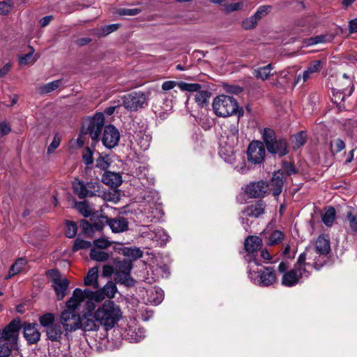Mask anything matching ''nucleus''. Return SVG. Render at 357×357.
I'll return each mask as SVG.
<instances>
[{"label": "nucleus", "instance_id": "f257e3e1", "mask_svg": "<svg viewBox=\"0 0 357 357\" xmlns=\"http://www.w3.org/2000/svg\"><path fill=\"white\" fill-rule=\"evenodd\" d=\"M21 328L20 319H14L3 329L0 337V357H9L17 344Z\"/></svg>", "mask_w": 357, "mask_h": 357}, {"label": "nucleus", "instance_id": "f03ea898", "mask_svg": "<svg viewBox=\"0 0 357 357\" xmlns=\"http://www.w3.org/2000/svg\"><path fill=\"white\" fill-rule=\"evenodd\" d=\"M121 317V311L119 307L112 301H105L95 310V317L107 331L114 327Z\"/></svg>", "mask_w": 357, "mask_h": 357}, {"label": "nucleus", "instance_id": "7ed1b4c3", "mask_svg": "<svg viewBox=\"0 0 357 357\" xmlns=\"http://www.w3.org/2000/svg\"><path fill=\"white\" fill-rule=\"evenodd\" d=\"M213 109L216 116L227 117L236 115L238 119L244 114V110L238 105L236 100L232 96L220 95L216 96L213 101Z\"/></svg>", "mask_w": 357, "mask_h": 357}, {"label": "nucleus", "instance_id": "20e7f679", "mask_svg": "<svg viewBox=\"0 0 357 357\" xmlns=\"http://www.w3.org/2000/svg\"><path fill=\"white\" fill-rule=\"evenodd\" d=\"M248 268L250 279L259 286L269 287L277 281L276 271L273 267L262 266L259 261H256L255 266L250 265Z\"/></svg>", "mask_w": 357, "mask_h": 357}, {"label": "nucleus", "instance_id": "39448f33", "mask_svg": "<svg viewBox=\"0 0 357 357\" xmlns=\"http://www.w3.org/2000/svg\"><path fill=\"white\" fill-rule=\"evenodd\" d=\"M262 139L268 153L283 157L289 153V146L286 139L277 137L275 131L271 128H264Z\"/></svg>", "mask_w": 357, "mask_h": 357}, {"label": "nucleus", "instance_id": "423d86ee", "mask_svg": "<svg viewBox=\"0 0 357 357\" xmlns=\"http://www.w3.org/2000/svg\"><path fill=\"white\" fill-rule=\"evenodd\" d=\"M101 185L98 181L91 180L85 182L75 178L72 181L73 193L80 199L99 196Z\"/></svg>", "mask_w": 357, "mask_h": 357}, {"label": "nucleus", "instance_id": "0eeeda50", "mask_svg": "<svg viewBox=\"0 0 357 357\" xmlns=\"http://www.w3.org/2000/svg\"><path fill=\"white\" fill-rule=\"evenodd\" d=\"M133 137L141 150L146 151L151 144L152 137L149 131L148 125L142 121H134L132 126Z\"/></svg>", "mask_w": 357, "mask_h": 357}, {"label": "nucleus", "instance_id": "6e6552de", "mask_svg": "<svg viewBox=\"0 0 357 357\" xmlns=\"http://www.w3.org/2000/svg\"><path fill=\"white\" fill-rule=\"evenodd\" d=\"M114 264L115 282L128 287L133 285L134 280L130 277V273L133 267L132 261L123 259L115 261Z\"/></svg>", "mask_w": 357, "mask_h": 357}, {"label": "nucleus", "instance_id": "1a4fd4ad", "mask_svg": "<svg viewBox=\"0 0 357 357\" xmlns=\"http://www.w3.org/2000/svg\"><path fill=\"white\" fill-rule=\"evenodd\" d=\"M123 106L130 111H137L148 105V97L144 92L132 91L122 97Z\"/></svg>", "mask_w": 357, "mask_h": 357}, {"label": "nucleus", "instance_id": "9d476101", "mask_svg": "<svg viewBox=\"0 0 357 357\" xmlns=\"http://www.w3.org/2000/svg\"><path fill=\"white\" fill-rule=\"evenodd\" d=\"M262 246L263 241L260 237L250 235L245 238L244 241V248L247 252L244 256L245 261L249 264L259 261L257 255Z\"/></svg>", "mask_w": 357, "mask_h": 357}, {"label": "nucleus", "instance_id": "9b49d317", "mask_svg": "<svg viewBox=\"0 0 357 357\" xmlns=\"http://www.w3.org/2000/svg\"><path fill=\"white\" fill-rule=\"evenodd\" d=\"M310 272L304 268H294L283 274L281 283L283 286L291 287L301 283L303 279L310 276Z\"/></svg>", "mask_w": 357, "mask_h": 357}, {"label": "nucleus", "instance_id": "f8f14e48", "mask_svg": "<svg viewBox=\"0 0 357 357\" xmlns=\"http://www.w3.org/2000/svg\"><path fill=\"white\" fill-rule=\"evenodd\" d=\"M60 320L67 333L75 331L80 328L81 317L77 312L64 310L61 313Z\"/></svg>", "mask_w": 357, "mask_h": 357}, {"label": "nucleus", "instance_id": "ddd939ff", "mask_svg": "<svg viewBox=\"0 0 357 357\" xmlns=\"http://www.w3.org/2000/svg\"><path fill=\"white\" fill-rule=\"evenodd\" d=\"M266 207V204L265 202L261 199L248 205L241 212V223L243 225H246L247 226H248V220L247 218L249 217L257 218L260 217L265 213Z\"/></svg>", "mask_w": 357, "mask_h": 357}, {"label": "nucleus", "instance_id": "4468645a", "mask_svg": "<svg viewBox=\"0 0 357 357\" xmlns=\"http://www.w3.org/2000/svg\"><path fill=\"white\" fill-rule=\"evenodd\" d=\"M238 121L237 120V123L236 124H232L230 126L229 128V136L231 138V144H229L228 147L224 149L223 147H220L219 150V155L222 158H223L226 162H232L234 160L233 156V147L235 143L238 142Z\"/></svg>", "mask_w": 357, "mask_h": 357}, {"label": "nucleus", "instance_id": "2eb2a0df", "mask_svg": "<svg viewBox=\"0 0 357 357\" xmlns=\"http://www.w3.org/2000/svg\"><path fill=\"white\" fill-rule=\"evenodd\" d=\"M101 139L107 149H112L119 144L120 133L114 126L109 124L104 128Z\"/></svg>", "mask_w": 357, "mask_h": 357}, {"label": "nucleus", "instance_id": "dca6fc26", "mask_svg": "<svg viewBox=\"0 0 357 357\" xmlns=\"http://www.w3.org/2000/svg\"><path fill=\"white\" fill-rule=\"evenodd\" d=\"M248 160L253 164L263 162L265 155L264 144L259 141L252 142L247 150Z\"/></svg>", "mask_w": 357, "mask_h": 357}, {"label": "nucleus", "instance_id": "f3484780", "mask_svg": "<svg viewBox=\"0 0 357 357\" xmlns=\"http://www.w3.org/2000/svg\"><path fill=\"white\" fill-rule=\"evenodd\" d=\"M105 117L101 113L96 114L95 116L90 120L87 132L89 134L93 141H98L100 139V134L104 127Z\"/></svg>", "mask_w": 357, "mask_h": 357}, {"label": "nucleus", "instance_id": "a211bd4d", "mask_svg": "<svg viewBox=\"0 0 357 357\" xmlns=\"http://www.w3.org/2000/svg\"><path fill=\"white\" fill-rule=\"evenodd\" d=\"M268 186L269 185L262 180L251 182L247 185L245 192L252 198L261 197L266 193Z\"/></svg>", "mask_w": 357, "mask_h": 357}, {"label": "nucleus", "instance_id": "6ab92c4d", "mask_svg": "<svg viewBox=\"0 0 357 357\" xmlns=\"http://www.w3.org/2000/svg\"><path fill=\"white\" fill-rule=\"evenodd\" d=\"M100 323L95 317V312L88 311L81 318L80 328L84 331H97L100 328Z\"/></svg>", "mask_w": 357, "mask_h": 357}, {"label": "nucleus", "instance_id": "aec40b11", "mask_svg": "<svg viewBox=\"0 0 357 357\" xmlns=\"http://www.w3.org/2000/svg\"><path fill=\"white\" fill-rule=\"evenodd\" d=\"M37 326L36 324L30 323L24 326V337L29 344H35L40 340V333Z\"/></svg>", "mask_w": 357, "mask_h": 357}, {"label": "nucleus", "instance_id": "412c9836", "mask_svg": "<svg viewBox=\"0 0 357 357\" xmlns=\"http://www.w3.org/2000/svg\"><path fill=\"white\" fill-rule=\"evenodd\" d=\"M112 232L121 233L128 229V221L122 216H118L114 218H108V224Z\"/></svg>", "mask_w": 357, "mask_h": 357}, {"label": "nucleus", "instance_id": "4be33fe9", "mask_svg": "<svg viewBox=\"0 0 357 357\" xmlns=\"http://www.w3.org/2000/svg\"><path fill=\"white\" fill-rule=\"evenodd\" d=\"M314 254L328 255L331 250L328 238L325 235H320L314 247Z\"/></svg>", "mask_w": 357, "mask_h": 357}, {"label": "nucleus", "instance_id": "5701e85b", "mask_svg": "<svg viewBox=\"0 0 357 357\" xmlns=\"http://www.w3.org/2000/svg\"><path fill=\"white\" fill-rule=\"evenodd\" d=\"M284 176L282 173H275L270 183V190L274 197L279 196L283 189Z\"/></svg>", "mask_w": 357, "mask_h": 357}, {"label": "nucleus", "instance_id": "b1692460", "mask_svg": "<svg viewBox=\"0 0 357 357\" xmlns=\"http://www.w3.org/2000/svg\"><path fill=\"white\" fill-rule=\"evenodd\" d=\"M82 301V290L79 288H76L73 291L72 296L66 303V310L76 312V310L79 307Z\"/></svg>", "mask_w": 357, "mask_h": 357}, {"label": "nucleus", "instance_id": "393cba45", "mask_svg": "<svg viewBox=\"0 0 357 357\" xmlns=\"http://www.w3.org/2000/svg\"><path fill=\"white\" fill-rule=\"evenodd\" d=\"M102 182L110 187L116 188L121 184L122 179L119 174L107 172L102 176Z\"/></svg>", "mask_w": 357, "mask_h": 357}, {"label": "nucleus", "instance_id": "a878e982", "mask_svg": "<svg viewBox=\"0 0 357 357\" xmlns=\"http://www.w3.org/2000/svg\"><path fill=\"white\" fill-rule=\"evenodd\" d=\"M47 338L53 342H59L62 337L63 329L61 324L55 323L46 330Z\"/></svg>", "mask_w": 357, "mask_h": 357}, {"label": "nucleus", "instance_id": "bb28decb", "mask_svg": "<svg viewBox=\"0 0 357 357\" xmlns=\"http://www.w3.org/2000/svg\"><path fill=\"white\" fill-rule=\"evenodd\" d=\"M90 222H91L95 230L101 231L108 224V217L96 211L90 218Z\"/></svg>", "mask_w": 357, "mask_h": 357}, {"label": "nucleus", "instance_id": "cd10ccee", "mask_svg": "<svg viewBox=\"0 0 357 357\" xmlns=\"http://www.w3.org/2000/svg\"><path fill=\"white\" fill-rule=\"evenodd\" d=\"M314 256V250L312 246L307 247L305 251L300 254L297 259L296 263L294 266L297 268H306V266H309L310 264L306 262V259H311Z\"/></svg>", "mask_w": 357, "mask_h": 357}, {"label": "nucleus", "instance_id": "c85d7f7f", "mask_svg": "<svg viewBox=\"0 0 357 357\" xmlns=\"http://www.w3.org/2000/svg\"><path fill=\"white\" fill-rule=\"evenodd\" d=\"M69 281L66 278H63L58 282L52 284L57 300H62L67 294Z\"/></svg>", "mask_w": 357, "mask_h": 357}, {"label": "nucleus", "instance_id": "c756f323", "mask_svg": "<svg viewBox=\"0 0 357 357\" xmlns=\"http://www.w3.org/2000/svg\"><path fill=\"white\" fill-rule=\"evenodd\" d=\"M321 61L314 60L311 61L307 66L306 70L303 72L302 75L303 82H305L307 80L312 77V75L320 70L321 68Z\"/></svg>", "mask_w": 357, "mask_h": 357}, {"label": "nucleus", "instance_id": "7c9ffc66", "mask_svg": "<svg viewBox=\"0 0 357 357\" xmlns=\"http://www.w3.org/2000/svg\"><path fill=\"white\" fill-rule=\"evenodd\" d=\"M273 65L271 63H269L265 66L254 69L252 73L257 79L266 80L269 77L273 75V73H271V70H273Z\"/></svg>", "mask_w": 357, "mask_h": 357}, {"label": "nucleus", "instance_id": "2f4dec72", "mask_svg": "<svg viewBox=\"0 0 357 357\" xmlns=\"http://www.w3.org/2000/svg\"><path fill=\"white\" fill-rule=\"evenodd\" d=\"M98 267H93L88 271L84 278V284L87 286L93 285L94 289H98Z\"/></svg>", "mask_w": 357, "mask_h": 357}, {"label": "nucleus", "instance_id": "473e14b6", "mask_svg": "<svg viewBox=\"0 0 357 357\" xmlns=\"http://www.w3.org/2000/svg\"><path fill=\"white\" fill-rule=\"evenodd\" d=\"M144 337V331L140 328L129 327L127 330L126 338L130 342H137L140 341Z\"/></svg>", "mask_w": 357, "mask_h": 357}, {"label": "nucleus", "instance_id": "72a5a7b5", "mask_svg": "<svg viewBox=\"0 0 357 357\" xmlns=\"http://www.w3.org/2000/svg\"><path fill=\"white\" fill-rule=\"evenodd\" d=\"M75 208L85 218H91L93 213L89 202L86 200L76 202L75 204Z\"/></svg>", "mask_w": 357, "mask_h": 357}, {"label": "nucleus", "instance_id": "f704fd0d", "mask_svg": "<svg viewBox=\"0 0 357 357\" xmlns=\"http://www.w3.org/2000/svg\"><path fill=\"white\" fill-rule=\"evenodd\" d=\"M122 254L132 260H136L142 257L143 252L139 248L136 247H124L121 250Z\"/></svg>", "mask_w": 357, "mask_h": 357}, {"label": "nucleus", "instance_id": "c9c22d12", "mask_svg": "<svg viewBox=\"0 0 357 357\" xmlns=\"http://www.w3.org/2000/svg\"><path fill=\"white\" fill-rule=\"evenodd\" d=\"M346 222L349 229L347 232L357 234V213L348 211L346 215Z\"/></svg>", "mask_w": 357, "mask_h": 357}, {"label": "nucleus", "instance_id": "e433bc0d", "mask_svg": "<svg viewBox=\"0 0 357 357\" xmlns=\"http://www.w3.org/2000/svg\"><path fill=\"white\" fill-rule=\"evenodd\" d=\"M284 238V234L282 231L280 230H274L268 236H266V243L273 246L277 244L280 243Z\"/></svg>", "mask_w": 357, "mask_h": 357}, {"label": "nucleus", "instance_id": "4c0bfd02", "mask_svg": "<svg viewBox=\"0 0 357 357\" xmlns=\"http://www.w3.org/2000/svg\"><path fill=\"white\" fill-rule=\"evenodd\" d=\"M348 89L342 87L338 89H333L332 101L336 104L340 105L344 101L346 97L349 96L347 94Z\"/></svg>", "mask_w": 357, "mask_h": 357}, {"label": "nucleus", "instance_id": "58836bf2", "mask_svg": "<svg viewBox=\"0 0 357 357\" xmlns=\"http://www.w3.org/2000/svg\"><path fill=\"white\" fill-rule=\"evenodd\" d=\"M90 257L94 261L103 262L106 261L109 259V255L107 252L96 248H93L90 251Z\"/></svg>", "mask_w": 357, "mask_h": 357}, {"label": "nucleus", "instance_id": "ea45409f", "mask_svg": "<svg viewBox=\"0 0 357 357\" xmlns=\"http://www.w3.org/2000/svg\"><path fill=\"white\" fill-rule=\"evenodd\" d=\"M211 93L206 90H199L195 97V102L202 107L206 105L211 97Z\"/></svg>", "mask_w": 357, "mask_h": 357}, {"label": "nucleus", "instance_id": "a19ab883", "mask_svg": "<svg viewBox=\"0 0 357 357\" xmlns=\"http://www.w3.org/2000/svg\"><path fill=\"white\" fill-rule=\"evenodd\" d=\"M30 52L27 54H25L24 55H21L19 56V63L20 65H27V64H32L38 58V56H36L33 55L34 53V49L29 46Z\"/></svg>", "mask_w": 357, "mask_h": 357}, {"label": "nucleus", "instance_id": "79ce46f5", "mask_svg": "<svg viewBox=\"0 0 357 357\" xmlns=\"http://www.w3.org/2000/svg\"><path fill=\"white\" fill-rule=\"evenodd\" d=\"M26 264V260L23 258L18 259L10 268L9 273L6 278H10L13 275L19 273L23 269Z\"/></svg>", "mask_w": 357, "mask_h": 357}, {"label": "nucleus", "instance_id": "37998d69", "mask_svg": "<svg viewBox=\"0 0 357 357\" xmlns=\"http://www.w3.org/2000/svg\"><path fill=\"white\" fill-rule=\"evenodd\" d=\"M336 212L333 207H329L322 215V221L327 227H331L335 220Z\"/></svg>", "mask_w": 357, "mask_h": 357}, {"label": "nucleus", "instance_id": "c03bdc74", "mask_svg": "<svg viewBox=\"0 0 357 357\" xmlns=\"http://www.w3.org/2000/svg\"><path fill=\"white\" fill-rule=\"evenodd\" d=\"M79 227L82 233L89 237H91L94 234V228L91 222H89L86 220H81L79 222Z\"/></svg>", "mask_w": 357, "mask_h": 357}, {"label": "nucleus", "instance_id": "a18cd8bd", "mask_svg": "<svg viewBox=\"0 0 357 357\" xmlns=\"http://www.w3.org/2000/svg\"><path fill=\"white\" fill-rule=\"evenodd\" d=\"M327 255H328L314 254V256L311 259L314 261L312 266L316 270H320L327 263Z\"/></svg>", "mask_w": 357, "mask_h": 357}, {"label": "nucleus", "instance_id": "49530a36", "mask_svg": "<svg viewBox=\"0 0 357 357\" xmlns=\"http://www.w3.org/2000/svg\"><path fill=\"white\" fill-rule=\"evenodd\" d=\"M77 232V225L75 222L71 220L66 221L65 234L66 237L73 238L75 237Z\"/></svg>", "mask_w": 357, "mask_h": 357}, {"label": "nucleus", "instance_id": "de8ad7c7", "mask_svg": "<svg viewBox=\"0 0 357 357\" xmlns=\"http://www.w3.org/2000/svg\"><path fill=\"white\" fill-rule=\"evenodd\" d=\"M306 142V135L303 132H300L293 137V149L296 150L303 146Z\"/></svg>", "mask_w": 357, "mask_h": 357}, {"label": "nucleus", "instance_id": "09e8293b", "mask_svg": "<svg viewBox=\"0 0 357 357\" xmlns=\"http://www.w3.org/2000/svg\"><path fill=\"white\" fill-rule=\"evenodd\" d=\"M330 148L331 153L335 155L345 148V143L341 139H336L330 142Z\"/></svg>", "mask_w": 357, "mask_h": 357}, {"label": "nucleus", "instance_id": "8fccbe9b", "mask_svg": "<svg viewBox=\"0 0 357 357\" xmlns=\"http://www.w3.org/2000/svg\"><path fill=\"white\" fill-rule=\"evenodd\" d=\"M178 87L183 91L197 92L202 86L199 84L179 82Z\"/></svg>", "mask_w": 357, "mask_h": 357}, {"label": "nucleus", "instance_id": "3c124183", "mask_svg": "<svg viewBox=\"0 0 357 357\" xmlns=\"http://www.w3.org/2000/svg\"><path fill=\"white\" fill-rule=\"evenodd\" d=\"M61 84V80H54L50 82L40 88V93L41 94H45L50 93L56 89Z\"/></svg>", "mask_w": 357, "mask_h": 357}, {"label": "nucleus", "instance_id": "603ef678", "mask_svg": "<svg viewBox=\"0 0 357 357\" xmlns=\"http://www.w3.org/2000/svg\"><path fill=\"white\" fill-rule=\"evenodd\" d=\"M40 325L46 329L50 326L54 324V315L52 313H46L39 318Z\"/></svg>", "mask_w": 357, "mask_h": 357}, {"label": "nucleus", "instance_id": "864d4df0", "mask_svg": "<svg viewBox=\"0 0 357 357\" xmlns=\"http://www.w3.org/2000/svg\"><path fill=\"white\" fill-rule=\"evenodd\" d=\"M102 289L106 296L109 298H113L117 291L116 284L112 281L107 282Z\"/></svg>", "mask_w": 357, "mask_h": 357}, {"label": "nucleus", "instance_id": "5fc2aeb1", "mask_svg": "<svg viewBox=\"0 0 357 357\" xmlns=\"http://www.w3.org/2000/svg\"><path fill=\"white\" fill-rule=\"evenodd\" d=\"M91 243L88 241H85L77 238L74 243V245L72 248L73 252H77L82 249H87L91 246Z\"/></svg>", "mask_w": 357, "mask_h": 357}, {"label": "nucleus", "instance_id": "6e6d98bb", "mask_svg": "<svg viewBox=\"0 0 357 357\" xmlns=\"http://www.w3.org/2000/svg\"><path fill=\"white\" fill-rule=\"evenodd\" d=\"M14 6V2L12 0H4L0 1V15H8Z\"/></svg>", "mask_w": 357, "mask_h": 357}, {"label": "nucleus", "instance_id": "4d7b16f0", "mask_svg": "<svg viewBox=\"0 0 357 357\" xmlns=\"http://www.w3.org/2000/svg\"><path fill=\"white\" fill-rule=\"evenodd\" d=\"M46 275L51 279L52 284L63 279L60 272L57 269H50L47 271Z\"/></svg>", "mask_w": 357, "mask_h": 357}, {"label": "nucleus", "instance_id": "13d9d810", "mask_svg": "<svg viewBox=\"0 0 357 357\" xmlns=\"http://www.w3.org/2000/svg\"><path fill=\"white\" fill-rule=\"evenodd\" d=\"M82 158L84 162L86 165H92L93 162V151L91 150L89 147H86L84 149Z\"/></svg>", "mask_w": 357, "mask_h": 357}, {"label": "nucleus", "instance_id": "bf43d9fd", "mask_svg": "<svg viewBox=\"0 0 357 357\" xmlns=\"http://www.w3.org/2000/svg\"><path fill=\"white\" fill-rule=\"evenodd\" d=\"M119 27V24H112L109 25H106L104 26H102L100 29V32L99 33L100 36H105L110 33L117 30V29Z\"/></svg>", "mask_w": 357, "mask_h": 357}, {"label": "nucleus", "instance_id": "052dcab7", "mask_svg": "<svg viewBox=\"0 0 357 357\" xmlns=\"http://www.w3.org/2000/svg\"><path fill=\"white\" fill-rule=\"evenodd\" d=\"M341 79V82H345V84H347V86L348 87H349L348 89L349 90H348L347 94L349 96H351L354 89V85L352 78L351 77L348 76L347 74L344 73L342 79Z\"/></svg>", "mask_w": 357, "mask_h": 357}, {"label": "nucleus", "instance_id": "680f3d73", "mask_svg": "<svg viewBox=\"0 0 357 357\" xmlns=\"http://www.w3.org/2000/svg\"><path fill=\"white\" fill-rule=\"evenodd\" d=\"M257 22H258L256 20L254 16L252 15L251 17L243 21L242 26L245 30L252 29L255 27V26L257 24Z\"/></svg>", "mask_w": 357, "mask_h": 357}, {"label": "nucleus", "instance_id": "e2e57ef3", "mask_svg": "<svg viewBox=\"0 0 357 357\" xmlns=\"http://www.w3.org/2000/svg\"><path fill=\"white\" fill-rule=\"evenodd\" d=\"M270 8V6H260L253 15L254 17L258 22L263 16H265L268 13Z\"/></svg>", "mask_w": 357, "mask_h": 357}, {"label": "nucleus", "instance_id": "0e129e2a", "mask_svg": "<svg viewBox=\"0 0 357 357\" xmlns=\"http://www.w3.org/2000/svg\"><path fill=\"white\" fill-rule=\"evenodd\" d=\"M93 245L96 248L102 250L109 247L111 243L107 239L102 238L94 240Z\"/></svg>", "mask_w": 357, "mask_h": 357}, {"label": "nucleus", "instance_id": "69168bd1", "mask_svg": "<svg viewBox=\"0 0 357 357\" xmlns=\"http://www.w3.org/2000/svg\"><path fill=\"white\" fill-rule=\"evenodd\" d=\"M141 12L139 8H120L118 10V14L119 15H137Z\"/></svg>", "mask_w": 357, "mask_h": 357}, {"label": "nucleus", "instance_id": "338daca9", "mask_svg": "<svg viewBox=\"0 0 357 357\" xmlns=\"http://www.w3.org/2000/svg\"><path fill=\"white\" fill-rule=\"evenodd\" d=\"M155 293L156 296L152 297L151 298V303L154 304L155 305H158L162 303V301L164 299V293L163 291L160 289L157 288L155 289Z\"/></svg>", "mask_w": 357, "mask_h": 357}, {"label": "nucleus", "instance_id": "774afa93", "mask_svg": "<svg viewBox=\"0 0 357 357\" xmlns=\"http://www.w3.org/2000/svg\"><path fill=\"white\" fill-rule=\"evenodd\" d=\"M155 237L156 240L160 241L159 243L163 244L168 241V236L163 229H157L155 232Z\"/></svg>", "mask_w": 357, "mask_h": 357}]
</instances>
